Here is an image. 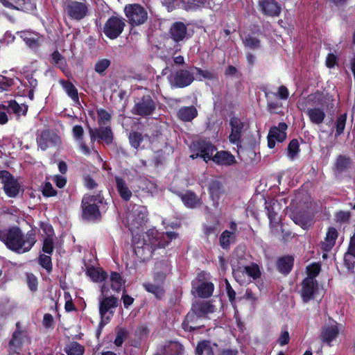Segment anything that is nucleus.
Here are the masks:
<instances>
[{"label": "nucleus", "mask_w": 355, "mask_h": 355, "mask_svg": "<svg viewBox=\"0 0 355 355\" xmlns=\"http://www.w3.org/2000/svg\"><path fill=\"white\" fill-rule=\"evenodd\" d=\"M0 241L10 250L17 253L29 252L37 242L36 232L31 229L24 234L17 225L0 229Z\"/></svg>", "instance_id": "nucleus-1"}, {"label": "nucleus", "mask_w": 355, "mask_h": 355, "mask_svg": "<svg viewBox=\"0 0 355 355\" xmlns=\"http://www.w3.org/2000/svg\"><path fill=\"white\" fill-rule=\"evenodd\" d=\"M333 101L331 96L327 97L319 90L309 94L306 98V103L312 107L307 108L305 113L310 121L316 125L322 123L326 116L324 107L326 105L327 109L333 108L334 106Z\"/></svg>", "instance_id": "nucleus-2"}, {"label": "nucleus", "mask_w": 355, "mask_h": 355, "mask_svg": "<svg viewBox=\"0 0 355 355\" xmlns=\"http://www.w3.org/2000/svg\"><path fill=\"white\" fill-rule=\"evenodd\" d=\"M157 239L153 234V231L148 230L146 236L142 239L137 236L132 238V247L135 255L140 261H147L150 260L155 254V251L160 249L157 244Z\"/></svg>", "instance_id": "nucleus-3"}, {"label": "nucleus", "mask_w": 355, "mask_h": 355, "mask_svg": "<svg viewBox=\"0 0 355 355\" xmlns=\"http://www.w3.org/2000/svg\"><path fill=\"white\" fill-rule=\"evenodd\" d=\"M104 197L99 191L96 195L86 194L81 200V217L83 220L96 221L101 218L100 205L104 202Z\"/></svg>", "instance_id": "nucleus-4"}, {"label": "nucleus", "mask_w": 355, "mask_h": 355, "mask_svg": "<svg viewBox=\"0 0 355 355\" xmlns=\"http://www.w3.org/2000/svg\"><path fill=\"white\" fill-rule=\"evenodd\" d=\"M126 219L131 232L143 227L148 220L146 207L130 202L128 206Z\"/></svg>", "instance_id": "nucleus-5"}, {"label": "nucleus", "mask_w": 355, "mask_h": 355, "mask_svg": "<svg viewBox=\"0 0 355 355\" xmlns=\"http://www.w3.org/2000/svg\"><path fill=\"white\" fill-rule=\"evenodd\" d=\"M124 13L128 19V24L132 27L143 25L148 19L147 10L144 6L139 3L125 5Z\"/></svg>", "instance_id": "nucleus-6"}, {"label": "nucleus", "mask_w": 355, "mask_h": 355, "mask_svg": "<svg viewBox=\"0 0 355 355\" xmlns=\"http://www.w3.org/2000/svg\"><path fill=\"white\" fill-rule=\"evenodd\" d=\"M168 275L162 272L154 271L153 273V282H145L143 284L144 290L153 294L158 300H162L166 294L164 283Z\"/></svg>", "instance_id": "nucleus-7"}, {"label": "nucleus", "mask_w": 355, "mask_h": 355, "mask_svg": "<svg viewBox=\"0 0 355 355\" xmlns=\"http://www.w3.org/2000/svg\"><path fill=\"white\" fill-rule=\"evenodd\" d=\"M64 11L69 19L80 21L88 15V5L86 0H67Z\"/></svg>", "instance_id": "nucleus-8"}, {"label": "nucleus", "mask_w": 355, "mask_h": 355, "mask_svg": "<svg viewBox=\"0 0 355 355\" xmlns=\"http://www.w3.org/2000/svg\"><path fill=\"white\" fill-rule=\"evenodd\" d=\"M168 36L175 42L174 53L180 51V43L189 37L187 25L180 21L173 23L168 31Z\"/></svg>", "instance_id": "nucleus-9"}, {"label": "nucleus", "mask_w": 355, "mask_h": 355, "mask_svg": "<svg viewBox=\"0 0 355 355\" xmlns=\"http://www.w3.org/2000/svg\"><path fill=\"white\" fill-rule=\"evenodd\" d=\"M118 306V299L114 295L105 297L99 301V314L101 322L99 325L105 326L109 323L114 315V309Z\"/></svg>", "instance_id": "nucleus-10"}, {"label": "nucleus", "mask_w": 355, "mask_h": 355, "mask_svg": "<svg viewBox=\"0 0 355 355\" xmlns=\"http://www.w3.org/2000/svg\"><path fill=\"white\" fill-rule=\"evenodd\" d=\"M155 110V101L149 94H145L135 101V105L131 110V112L134 115L146 117L151 116Z\"/></svg>", "instance_id": "nucleus-11"}, {"label": "nucleus", "mask_w": 355, "mask_h": 355, "mask_svg": "<svg viewBox=\"0 0 355 355\" xmlns=\"http://www.w3.org/2000/svg\"><path fill=\"white\" fill-rule=\"evenodd\" d=\"M125 20L120 16L112 15L108 18L103 26L105 35L110 39H116L123 31Z\"/></svg>", "instance_id": "nucleus-12"}, {"label": "nucleus", "mask_w": 355, "mask_h": 355, "mask_svg": "<svg viewBox=\"0 0 355 355\" xmlns=\"http://www.w3.org/2000/svg\"><path fill=\"white\" fill-rule=\"evenodd\" d=\"M0 180L5 193L8 197L15 198L18 195L20 189L19 184L9 171H0Z\"/></svg>", "instance_id": "nucleus-13"}, {"label": "nucleus", "mask_w": 355, "mask_h": 355, "mask_svg": "<svg viewBox=\"0 0 355 355\" xmlns=\"http://www.w3.org/2000/svg\"><path fill=\"white\" fill-rule=\"evenodd\" d=\"M89 133L92 144L98 139V142L103 141L105 144L110 145L114 141V135L110 125L99 126L95 128L89 127Z\"/></svg>", "instance_id": "nucleus-14"}, {"label": "nucleus", "mask_w": 355, "mask_h": 355, "mask_svg": "<svg viewBox=\"0 0 355 355\" xmlns=\"http://www.w3.org/2000/svg\"><path fill=\"white\" fill-rule=\"evenodd\" d=\"M217 150L216 147L209 141L200 140L196 145V154L191 155V157L195 159L201 157L205 162L213 161L214 153Z\"/></svg>", "instance_id": "nucleus-15"}, {"label": "nucleus", "mask_w": 355, "mask_h": 355, "mask_svg": "<svg viewBox=\"0 0 355 355\" xmlns=\"http://www.w3.org/2000/svg\"><path fill=\"white\" fill-rule=\"evenodd\" d=\"M288 125L284 122H280L277 126H272L270 128L268 134V146L272 149L275 146V141L282 143L286 138V130Z\"/></svg>", "instance_id": "nucleus-16"}, {"label": "nucleus", "mask_w": 355, "mask_h": 355, "mask_svg": "<svg viewBox=\"0 0 355 355\" xmlns=\"http://www.w3.org/2000/svg\"><path fill=\"white\" fill-rule=\"evenodd\" d=\"M61 144L60 137L55 132L44 130L37 137V144L43 151L46 150L50 146H58Z\"/></svg>", "instance_id": "nucleus-17"}, {"label": "nucleus", "mask_w": 355, "mask_h": 355, "mask_svg": "<svg viewBox=\"0 0 355 355\" xmlns=\"http://www.w3.org/2000/svg\"><path fill=\"white\" fill-rule=\"evenodd\" d=\"M6 8L25 12H30L36 8L34 0H0Z\"/></svg>", "instance_id": "nucleus-18"}, {"label": "nucleus", "mask_w": 355, "mask_h": 355, "mask_svg": "<svg viewBox=\"0 0 355 355\" xmlns=\"http://www.w3.org/2000/svg\"><path fill=\"white\" fill-rule=\"evenodd\" d=\"M195 80L193 73L188 69H180L173 75L172 83L178 88L189 86Z\"/></svg>", "instance_id": "nucleus-19"}, {"label": "nucleus", "mask_w": 355, "mask_h": 355, "mask_svg": "<svg viewBox=\"0 0 355 355\" xmlns=\"http://www.w3.org/2000/svg\"><path fill=\"white\" fill-rule=\"evenodd\" d=\"M258 8L263 15L272 17L279 16L282 11L281 6L276 0H259Z\"/></svg>", "instance_id": "nucleus-20"}, {"label": "nucleus", "mask_w": 355, "mask_h": 355, "mask_svg": "<svg viewBox=\"0 0 355 355\" xmlns=\"http://www.w3.org/2000/svg\"><path fill=\"white\" fill-rule=\"evenodd\" d=\"M318 290V284L315 279L305 278L302 282L301 297L304 303L314 298L315 293Z\"/></svg>", "instance_id": "nucleus-21"}, {"label": "nucleus", "mask_w": 355, "mask_h": 355, "mask_svg": "<svg viewBox=\"0 0 355 355\" xmlns=\"http://www.w3.org/2000/svg\"><path fill=\"white\" fill-rule=\"evenodd\" d=\"M230 125L231 133L229 136V141L231 144H236L241 141L244 123L239 117L234 116L230 119Z\"/></svg>", "instance_id": "nucleus-22"}, {"label": "nucleus", "mask_w": 355, "mask_h": 355, "mask_svg": "<svg viewBox=\"0 0 355 355\" xmlns=\"http://www.w3.org/2000/svg\"><path fill=\"white\" fill-rule=\"evenodd\" d=\"M338 237V230L334 227H328L324 240L320 244L321 250L323 252H329L334 247Z\"/></svg>", "instance_id": "nucleus-23"}, {"label": "nucleus", "mask_w": 355, "mask_h": 355, "mask_svg": "<svg viewBox=\"0 0 355 355\" xmlns=\"http://www.w3.org/2000/svg\"><path fill=\"white\" fill-rule=\"evenodd\" d=\"M175 193L181 199L184 205L187 208L193 209L201 203L200 198L191 190H187L184 193L178 191H175Z\"/></svg>", "instance_id": "nucleus-24"}, {"label": "nucleus", "mask_w": 355, "mask_h": 355, "mask_svg": "<svg viewBox=\"0 0 355 355\" xmlns=\"http://www.w3.org/2000/svg\"><path fill=\"white\" fill-rule=\"evenodd\" d=\"M294 257L286 255L279 257L276 261V268L278 272L284 275H288L294 266Z\"/></svg>", "instance_id": "nucleus-25"}, {"label": "nucleus", "mask_w": 355, "mask_h": 355, "mask_svg": "<svg viewBox=\"0 0 355 355\" xmlns=\"http://www.w3.org/2000/svg\"><path fill=\"white\" fill-rule=\"evenodd\" d=\"M339 335V329L337 322L334 324L326 325L322 327L320 339L322 343L331 345V343Z\"/></svg>", "instance_id": "nucleus-26"}, {"label": "nucleus", "mask_w": 355, "mask_h": 355, "mask_svg": "<svg viewBox=\"0 0 355 355\" xmlns=\"http://www.w3.org/2000/svg\"><path fill=\"white\" fill-rule=\"evenodd\" d=\"M17 34L29 48L36 50L40 47L41 36L38 33L31 31H21L17 32Z\"/></svg>", "instance_id": "nucleus-27"}, {"label": "nucleus", "mask_w": 355, "mask_h": 355, "mask_svg": "<svg viewBox=\"0 0 355 355\" xmlns=\"http://www.w3.org/2000/svg\"><path fill=\"white\" fill-rule=\"evenodd\" d=\"M225 188L221 182L217 180H211L208 184V192L210 198L214 201H218L225 193Z\"/></svg>", "instance_id": "nucleus-28"}, {"label": "nucleus", "mask_w": 355, "mask_h": 355, "mask_svg": "<svg viewBox=\"0 0 355 355\" xmlns=\"http://www.w3.org/2000/svg\"><path fill=\"white\" fill-rule=\"evenodd\" d=\"M198 114V110L193 105L181 107L177 112L178 118L184 122L192 121Z\"/></svg>", "instance_id": "nucleus-29"}, {"label": "nucleus", "mask_w": 355, "mask_h": 355, "mask_svg": "<svg viewBox=\"0 0 355 355\" xmlns=\"http://www.w3.org/2000/svg\"><path fill=\"white\" fill-rule=\"evenodd\" d=\"M213 162L220 166H231L236 163V159L229 151L220 150L214 155Z\"/></svg>", "instance_id": "nucleus-30"}, {"label": "nucleus", "mask_w": 355, "mask_h": 355, "mask_svg": "<svg viewBox=\"0 0 355 355\" xmlns=\"http://www.w3.org/2000/svg\"><path fill=\"white\" fill-rule=\"evenodd\" d=\"M9 354L19 355L22 346V331L16 330L12 333L9 341Z\"/></svg>", "instance_id": "nucleus-31"}, {"label": "nucleus", "mask_w": 355, "mask_h": 355, "mask_svg": "<svg viewBox=\"0 0 355 355\" xmlns=\"http://www.w3.org/2000/svg\"><path fill=\"white\" fill-rule=\"evenodd\" d=\"M156 239H157L158 247L161 249H164L172 240L175 239L178 234L174 232H167L166 233H160L157 230H152Z\"/></svg>", "instance_id": "nucleus-32"}, {"label": "nucleus", "mask_w": 355, "mask_h": 355, "mask_svg": "<svg viewBox=\"0 0 355 355\" xmlns=\"http://www.w3.org/2000/svg\"><path fill=\"white\" fill-rule=\"evenodd\" d=\"M116 188L121 199L125 202L130 200L132 193L128 187L125 180L119 176H115Z\"/></svg>", "instance_id": "nucleus-33"}, {"label": "nucleus", "mask_w": 355, "mask_h": 355, "mask_svg": "<svg viewBox=\"0 0 355 355\" xmlns=\"http://www.w3.org/2000/svg\"><path fill=\"white\" fill-rule=\"evenodd\" d=\"M352 166V159L349 157L339 155L335 162L333 170L336 174L345 173Z\"/></svg>", "instance_id": "nucleus-34"}, {"label": "nucleus", "mask_w": 355, "mask_h": 355, "mask_svg": "<svg viewBox=\"0 0 355 355\" xmlns=\"http://www.w3.org/2000/svg\"><path fill=\"white\" fill-rule=\"evenodd\" d=\"M199 318L191 311L189 312L182 323V327L185 331L191 332L200 328L198 324Z\"/></svg>", "instance_id": "nucleus-35"}, {"label": "nucleus", "mask_w": 355, "mask_h": 355, "mask_svg": "<svg viewBox=\"0 0 355 355\" xmlns=\"http://www.w3.org/2000/svg\"><path fill=\"white\" fill-rule=\"evenodd\" d=\"M236 234L229 230L223 231L219 236V245L223 250H229L230 245L236 241Z\"/></svg>", "instance_id": "nucleus-36"}, {"label": "nucleus", "mask_w": 355, "mask_h": 355, "mask_svg": "<svg viewBox=\"0 0 355 355\" xmlns=\"http://www.w3.org/2000/svg\"><path fill=\"white\" fill-rule=\"evenodd\" d=\"M191 312L200 318L207 313L213 312V306L208 302L196 303L193 304Z\"/></svg>", "instance_id": "nucleus-37"}, {"label": "nucleus", "mask_w": 355, "mask_h": 355, "mask_svg": "<svg viewBox=\"0 0 355 355\" xmlns=\"http://www.w3.org/2000/svg\"><path fill=\"white\" fill-rule=\"evenodd\" d=\"M184 346L176 341H169L164 346L163 355H183Z\"/></svg>", "instance_id": "nucleus-38"}, {"label": "nucleus", "mask_w": 355, "mask_h": 355, "mask_svg": "<svg viewBox=\"0 0 355 355\" xmlns=\"http://www.w3.org/2000/svg\"><path fill=\"white\" fill-rule=\"evenodd\" d=\"M87 275L94 282H102L107 279V273L101 268H96L95 267H90L87 270Z\"/></svg>", "instance_id": "nucleus-39"}, {"label": "nucleus", "mask_w": 355, "mask_h": 355, "mask_svg": "<svg viewBox=\"0 0 355 355\" xmlns=\"http://www.w3.org/2000/svg\"><path fill=\"white\" fill-rule=\"evenodd\" d=\"M195 288L200 297L208 298L212 295L214 286L211 282H205L200 284Z\"/></svg>", "instance_id": "nucleus-40"}, {"label": "nucleus", "mask_w": 355, "mask_h": 355, "mask_svg": "<svg viewBox=\"0 0 355 355\" xmlns=\"http://www.w3.org/2000/svg\"><path fill=\"white\" fill-rule=\"evenodd\" d=\"M60 83L67 95L75 102H79L78 92L74 85L69 80H62Z\"/></svg>", "instance_id": "nucleus-41"}, {"label": "nucleus", "mask_w": 355, "mask_h": 355, "mask_svg": "<svg viewBox=\"0 0 355 355\" xmlns=\"http://www.w3.org/2000/svg\"><path fill=\"white\" fill-rule=\"evenodd\" d=\"M196 355H214V349L209 340H204L198 343Z\"/></svg>", "instance_id": "nucleus-42"}, {"label": "nucleus", "mask_w": 355, "mask_h": 355, "mask_svg": "<svg viewBox=\"0 0 355 355\" xmlns=\"http://www.w3.org/2000/svg\"><path fill=\"white\" fill-rule=\"evenodd\" d=\"M51 62L62 71H64L67 65L66 58L58 50L52 53Z\"/></svg>", "instance_id": "nucleus-43"}, {"label": "nucleus", "mask_w": 355, "mask_h": 355, "mask_svg": "<svg viewBox=\"0 0 355 355\" xmlns=\"http://www.w3.org/2000/svg\"><path fill=\"white\" fill-rule=\"evenodd\" d=\"M8 112L14 113L17 115H26L28 111V106L26 105H20L15 100H11L8 103Z\"/></svg>", "instance_id": "nucleus-44"}, {"label": "nucleus", "mask_w": 355, "mask_h": 355, "mask_svg": "<svg viewBox=\"0 0 355 355\" xmlns=\"http://www.w3.org/2000/svg\"><path fill=\"white\" fill-rule=\"evenodd\" d=\"M64 351L67 355H83L85 349L78 342H72L64 347Z\"/></svg>", "instance_id": "nucleus-45"}, {"label": "nucleus", "mask_w": 355, "mask_h": 355, "mask_svg": "<svg viewBox=\"0 0 355 355\" xmlns=\"http://www.w3.org/2000/svg\"><path fill=\"white\" fill-rule=\"evenodd\" d=\"M111 288L115 291H120L125 282L120 273L111 272L110 274Z\"/></svg>", "instance_id": "nucleus-46"}, {"label": "nucleus", "mask_w": 355, "mask_h": 355, "mask_svg": "<svg viewBox=\"0 0 355 355\" xmlns=\"http://www.w3.org/2000/svg\"><path fill=\"white\" fill-rule=\"evenodd\" d=\"M155 271L162 272L168 275L172 272L171 261L168 259H163L157 261L155 265Z\"/></svg>", "instance_id": "nucleus-47"}, {"label": "nucleus", "mask_w": 355, "mask_h": 355, "mask_svg": "<svg viewBox=\"0 0 355 355\" xmlns=\"http://www.w3.org/2000/svg\"><path fill=\"white\" fill-rule=\"evenodd\" d=\"M111 65V61L107 58H103L98 60L94 66V70L100 76H104L105 75L106 70Z\"/></svg>", "instance_id": "nucleus-48"}, {"label": "nucleus", "mask_w": 355, "mask_h": 355, "mask_svg": "<svg viewBox=\"0 0 355 355\" xmlns=\"http://www.w3.org/2000/svg\"><path fill=\"white\" fill-rule=\"evenodd\" d=\"M347 113L340 114L337 117L336 124H335V126H336L335 137H339L344 132L346 122H347Z\"/></svg>", "instance_id": "nucleus-49"}, {"label": "nucleus", "mask_w": 355, "mask_h": 355, "mask_svg": "<svg viewBox=\"0 0 355 355\" xmlns=\"http://www.w3.org/2000/svg\"><path fill=\"white\" fill-rule=\"evenodd\" d=\"M98 116V124L99 126H104L110 123L111 114L105 109L100 108L96 110Z\"/></svg>", "instance_id": "nucleus-50"}, {"label": "nucleus", "mask_w": 355, "mask_h": 355, "mask_svg": "<svg viewBox=\"0 0 355 355\" xmlns=\"http://www.w3.org/2000/svg\"><path fill=\"white\" fill-rule=\"evenodd\" d=\"M38 263L42 268L45 269L48 273H51L53 270L51 257L49 255L42 254L38 257Z\"/></svg>", "instance_id": "nucleus-51"}, {"label": "nucleus", "mask_w": 355, "mask_h": 355, "mask_svg": "<svg viewBox=\"0 0 355 355\" xmlns=\"http://www.w3.org/2000/svg\"><path fill=\"white\" fill-rule=\"evenodd\" d=\"M300 144L297 139H293L288 144L287 151L288 157L293 159L300 152Z\"/></svg>", "instance_id": "nucleus-52"}, {"label": "nucleus", "mask_w": 355, "mask_h": 355, "mask_svg": "<svg viewBox=\"0 0 355 355\" xmlns=\"http://www.w3.org/2000/svg\"><path fill=\"white\" fill-rule=\"evenodd\" d=\"M144 140L143 135L139 132H132L129 135V141L132 147L138 149Z\"/></svg>", "instance_id": "nucleus-53"}, {"label": "nucleus", "mask_w": 355, "mask_h": 355, "mask_svg": "<svg viewBox=\"0 0 355 355\" xmlns=\"http://www.w3.org/2000/svg\"><path fill=\"white\" fill-rule=\"evenodd\" d=\"M243 44L251 49H257L261 47V41L257 37L248 35L243 40Z\"/></svg>", "instance_id": "nucleus-54"}, {"label": "nucleus", "mask_w": 355, "mask_h": 355, "mask_svg": "<svg viewBox=\"0 0 355 355\" xmlns=\"http://www.w3.org/2000/svg\"><path fill=\"white\" fill-rule=\"evenodd\" d=\"M244 270L247 275L253 279H257L261 277V271L257 263H252L251 266H245Z\"/></svg>", "instance_id": "nucleus-55"}, {"label": "nucleus", "mask_w": 355, "mask_h": 355, "mask_svg": "<svg viewBox=\"0 0 355 355\" xmlns=\"http://www.w3.org/2000/svg\"><path fill=\"white\" fill-rule=\"evenodd\" d=\"M352 214L349 211L340 210L336 212L334 219L336 223L341 224L348 223L351 218Z\"/></svg>", "instance_id": "nucleus-56"}, {"label": "nucleus", "mask_w": 355, "mask_h": 355, "mask_svg": "<svg viewBox=\"0 0 355 355\" xmlns=\"http://www.w3.org/2000/svg\"><path fill=\"white\" fill-rule=\"evenodd\" d=\"M270 95L278 96L280 99L286 100L289 96V92L286 86L282 85L279 87L277 94L271 92H265V96L267 98H269Z\"/></svg>", "instance_id": "nucleus-57"}, {"label": "nucleus", "mask_w": 355, "mask_h": 355, "mask_svg": "<svg viewBox=\"0 0 355 355\" xmlns=\"http://www.w3.org/2000/svg\"><path fill=\"white\" fill-rule=\"evenodd\" d=\"M15 85V79L0 75V92L9 91Z\"/></svg>", "instance_id": "nucleus-58"}, {"label": "nucleus", "mask_w": 355, "mask_h": 355, "mask_svg": "<svg viewBox=\"0 0 355 355\" xmlns=\"http://www.w3.org/2000/svg\"><path fill=\"white\" fill-rule=\"evenodd\" d=\"M42 251L48 254H52L54 250L53 239L51 235L44 238L42 245Z\"/></svg>", "instance_id": "nucleus-59"}, {"label": "nucleus", "mask_w": 355, "mask_h": 355, "mask_svg": "<svg viewBox=\"0 0 355 355\" xmlns=\"http://www.w3.org/2000/svg\"><path fill=\"white\" fill-rule=\"evenodd\" d=\"M321 270V266L319 263H313L306 267V272L308 277L306 278H312L315 279Z\"/></svg>", "instance_id": "nucleus-60"}, {"label": "nucleus", "mask_w": 355, "mask_h": 355, "mask_svg": "<svg viewBox=\"0 0 355 355\" xmlns=\"http://www.w3.org/2000/svg\"><path fill=\"white\" fill-rule=\"evenodd\" d=\"M266 209H267V216L270 220V224L272 225L278 224L279 222L278 214L275 211L273 207L271 205L266 206Z\"/></svg>", "instance_id": "nucleus-61"}, {"label": "nucleus", "mask_w": 355, "mask_h": 355, "mask_svg": "<svg viewBox=\"0 0 355 355\" xmlns=\"http://www.w3.org/2000/svg\"><path fill=\"white\" fill-rule=\"evenodd\" d=\"M26 282L28 288L32 292H35L37 290L38 281L33 273H27Z\"/></svg>", "instance_id": "nucleus-62"}, {"label": "nucleus", "mask_w": 355, "mask_h": 355, "mask_svg": "<svg viewBox=\"0 0 355 355\" xmlns=\"http://www.w3.org/2000/svg\"><path fill=\"white\" fill-rule=\"evenodd\" d=\"M83 179V184L87 189L92 190V189L97 188L98 183L91 176V175H89V174L84 175Z\"/></svg>", "instance_id": "nucleus-63"}, {"label": "nucleus", "mask_w": 355, "mask_h": 355, "mask_svg": "<svg viewBox=\"0 0 355 355\" xmlns=\"http://www.w3.org/2000/svg\"><path fill=\"white\" fill-rule=\"evenodd\" d=\"M344 265L345 268L349 270H354L355 268V257L352 255L347 254L346 252L344 254Z\"/></svg>", "instance_id": "nucleus-64"}]
</instances>
